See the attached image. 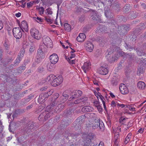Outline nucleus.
<instances>
[{"instance_id":"nucleus-64","label":"nucleus","mask_w":146,"mask_h":146,"mask_svg":"<svg viewBox=\"0 0 146 146\" xmlns=\"http://www.w3.org/2000/svg\"><path fill=\"white\" fill-rule=\"evenodd\" d=\"M111 106L112 107H114L115 106L116 104L114 101H113L111 103Z\"/></svg>"},{"instance_id":"nucleus-51","label":"nucleus","mask_w":146,"mask_h":146,"mask_svg":"<svg viewBox=\"0 0 146 146\" xmlns=\"http://www.w3.org/2000/svg\"><path fill=\"white\" fill-rule=\"evenodd\" d=\"M52 92H51L50 91V92L47 93H44V94L46 95V96L47 98L49 96H50V95L52 94Z\"/></svg>"},{"instance_id":"nucleus-44","label":"nucleus","mask_w":146,"mask_h":146,"mask_svg":"<svg viewBox=\"0 0 146 146\" xmlns=\"http://www.w3.org/2000/svg\"><path fill=\"white\" fill-rule=\"evenodd\" d=\"M105 14L107 18H109V17L111 13L110 12L108 11H105Z\"/></svg>"},{"instance_id":"nucleus-46","label":"nucleus","mask_w":146,"mask_h":146,"mask_svg":"<svg viewBox=\"0 0 146 146\" xmlns=\"http://www.w3.org/2000/svg\"><path fill=\"white\" fill-rule=\"evenodd\" d=\"M3 45L6 49L8 50V49L9 45L8 44V42L7 41H5Z\"/></svg>"},{"instance_id":"nucleus-13","label":"nucleus","mask_w":146,"mask_h":146,"mask_svg":"<svg viewBox=\"0 0 146 146\" xmlns=\"http://www.w3.org/2000/svg\"><path fill=\"white\" fill-rule=\"evenodd\" d=\"M108 72L107 68L103 66L100 67L98 70L99 73L102 75H106L108 74Z\"/></svg>"},{"instance_id":"nucleus-3","label":"nucleus","mask_w":146,"mask_h":146,"mask_svg":"<svg viewBox=\"0 0 146 146\" xmlns=\"http://www.w3.org/2000/svg\"><path fill=\"white\" fill-rule=\"evenodd\" d=\"M30 33L32 36L36 39L39 40L41 38V35L39 33L38 31L35 28L31 29Z\"/></svg>"},{"instance_id":"nucleus-50","label":"nucleus","mask_w":146,"mask_h":146,"mask_svg":"<svg viewBox=\"0 0 146 146\" xmlns=\"http://www.w3.org/2000/svg\"><path fill=\"white\" fill-rule=\"evenodd\" d=\"M94 106L96 107L100 105V103L99 101L96 100L94 102Z\"/></svg>"},{"instance_id":"nucleus-9","label":"nucleus","mask_w":146,"mask_h":146,"mask_svg":"<svg viewBox=\"0 0 146 146\" xmlns=\"http://www.w3.org/2000/svg\"><path fill=\"white\" fill-rule=\"evenodd\" d=\"M50 62L52 64H56L58 61V58L57 55L55 53L52 54L50 56Z\"/></svg>"},{"instance_id":"nucleus-5","label":"nucleus","mask_w":146,"mask_h":146,"mask_svg":"<svg viewBox=\"0 0 146 146\" xmlns=\"http://www.w3.org/2000/svg\"><path fill=\"white\" fill-rule=\"evenodd\" d=\"M34 123L33 122L29 123L26 125L24 128V130L25 133L28 134L31 131V129H33L35 127Z\"/></svg>"},{"instance_id":"nucleus-60","label":"nucleus","mask_w":146,"mask_h":146,"mask_svg":"<svg viewBox=\"0 0 146 146\" xmlns=\"http://www.w3.org/2000/svg\"><path fill=\"white\" fill-rule=\"evenodd\" d=\"M75 57V55L74 54L71 53V55L69 57L70 59H72V58H74Z\"/></svg>"},{"instance_id":"nucleus-2","label":"nucleus","mask_w":146,"mask_h":146,"mask_svg":"<svg viewBox=\"0 0 146 146\" xmlns=\"http://www.w3.org/2000/svg\"><path fill=\"white\" fill-rule=\"evenodd\" d=\"M23 30L21 28L15 27L13 30V32L14 36L17 39H20L22 36Z\"/></svg>"},{"instance_id":"nucleus-56","label":"nucleus","mask_w":146,"mask_h":146,"mask_svg":"<svg viewBox=\"0 0 146 146\" xmlns=\"http://www.w3.org/2000/svg\"><path fill=\"white\" fill-rule=\"evenodd\" d=\"M46 11H47V13L48 15H51L52 13V12L49 9H47Z\"/></svg>"},{"instance_id":"nucleus-37","label":"nucleus","mask_w":146,"mask_h":146,"mask_svg":"<svg viewBox=\"0 0 146 146\" xmlns=\"http://www.w3.org/2000/svg\"><path fill=\"white\" fill-rule=\"evenodd\" d=\"M137 54L138 55L140 56H144L145 55V57H143L142 58L143 59H145L146 58L145 57H146V54H145L143 52H141V51H138L137 52Z\"/></svg>"},{"instance_id":"nucleus-25","label":"nucleus","mask_w":146,"mask_h":146,"mask_svg":"<svg viewBox=\"0 0 146 146\" xmlns=\"http://www.w3.org/2000/svg\"><path fill=\"white\" fill-rule=\"evenodd\" d=\"M94 144L90 140L88 141L85 142L83 146H94Z\"/></svg>"},{"instance_id":"nucleus-40","label":"nucleus","mask_w":146,"mask_h":146,"mask_svg":"<svg viewBox=\"0 0 146 146\" xmlns=\"http://www.w3.org/2000/svg\"><path fill=\"white\" fill-rule=\"evenodd\" d=\"M52 64L51 63L50 64H48L47 66L48 70L50 71H52L54 68V67L52 66V65L53 66Z\"/></svg>"},{"instance_id":"nucleus-17","label":"nucleus","mask_w":146,"mask_h":146,"mask_svg":"<svg viewBox=\"0 0 146 146\" xmlns=\"http://www.w3.org/2000/svg\"><path fill=\"white\" fill-rule=\"evenodd\" d=\"M20 28L23 29L25 31H28V26L26 21H22L21 22V25H20Z\"/></svg>"},{"instance_id":"nucleus-8","label":"nucleus","mask_w":146,"mask_h":146,"mask_svg":"<svg viewBox=\"0 0 146 146\" xmlns=\"http://www.w3.org/2000/svg\"><path fill=\"white\" fill-rule=\"evenodd\" d=\"M119 89L121 92L123 94H126L129 92L127 88L123 84H120Z\"/></svg>"},{"instance_id":"nucleus-52","label":"nucleus","mask_w":146,"mask_h":146,"mask_svg":"<svg viewBox=\"0 0 146 146\" xmlns=\"http://www.w3.org/2000/svg\"><path fill=\"white\" fill-rule=\"evenodd\" d=\"M81 100V102H84L87 100L88 98L87 97H84L82 98H80Z\"/></svg>"},{"instance_id":"nucleus-47","label":"nucleus","mask_w":146,"mask_h":146,"mask_svg":"<svg viewBox=\"0 0 146 146\" xmlns=\"http://www.w3.org/2000/svg\"><path fill=\"white\" fill-rule=\"evenodd\" d=\"M59 95L58 93L54 94V100H56L59 97Z\"/></svg>"},{"instance_id":"nucleus-57","label":"nucleus","mask_w":146,"mask_h":146,"mask_svg":"<svg viewBox=\"0 0 146 146\" xmlns=\"http://www.w3.org/2000/svg\"><path fill=\"white\" fill-rule=\"evenodd\" d=\"M68 62L71 64H74L75 63V60H74L70 59V61H69Z\"/></svg>"},{"instance_id":"nucleus-43","label":"nucleus","mask_w":146,"mask_h":146,"mask_svg":"<svg viewBox=\"0 0 146 146\" xmlns=\"http://www.w3.org/2000/svg\"><path fill=\"white\" fill-rule=\"evenodd\" d=\"M33 18L35 19H36L37 20V21L38 23H40L42 22L43 20L41 18H39L38 17H34Z\"/></svg>"},{"instance_id":"nucleus-26","label":"nucleus","mask_w":146,"mask_h":146,"mask_svg":"<svg viewBox=\"0 0 146 146\" xmlns=\"http://www.w3.org/2000/svg\"><path fill=\"white\" fill-rule=\"evenodd\" d=\"M111 84L114 86H116L118 82V80L115 78H112L111 81Z\"/></svg>"},{"instance_id":"nucleus-29","label":"nucleus","mask_w":146,"mask_h":146,"mask_svg":"<svg viewBox=\"0 0 146 146\" xmlns=\"http://www.w3.org/2000/svg\"><path fill=\"white\" fill-rule=\"evenodd\" d=\"M22 58L18 56L16 59L15 62V63L13 64V66H16L20 62V61L22 60Z\"/></svg>"},{"instance_id":"nucleus-49","label":"nucleus","mask_w":146,"mask_h":146,"mask_svg":"<svg viewBox=\"0 0 146 146\" xmlns=\"http://www.w3.org/2000/svg\"><path fill=\"white\" fill-rule=\"evenodd\" d=\"M117 105L118 107H120L122 108L124 107L125 106L126 107V106H127V105H125L123 104H120L118 103L117 104Z\"/></svg>"},{"instance_id":"nucleus-24","label":"nucleus","mask_w":146,"mask_h":146,"mask_svg":"<svg viewBox=\"0 0 146 146\" xmlns=\"http://www.w3.org/2000/svg\"><path fill=\"white\" fill-rule=\"evenodd\" d=\"M131 133H129L126 137L124 142V143L125 144V145L129 142L130 141V139L131 138Z\"/></svg>"},{"instance_id":"nucleus-15","label":"nucleus","mask_w":146,"mask_h":146,"mask_svg":"<svg viewBox=\"0 0 146 146\" xmlns=\"http://www.w3.org/2000/svg\"><path fill=\"white\" fill-rule=\"evenodd\" d=\"M55 76L53 74H50L48 76L46 79V81L50 83L52 85L54 80Z\"/></svg>"},{"instance_id":"nucleus-33","label":"nucleus","mask_w":146,"mask_h":146,"mask_svg":"<svg viewBox=\"0 0 146 146\" xmlns=\"http://www.w3.org/2000/svg\"><path fill=\"white\" fill-rule=\"evenodd\" d=\"M25 50L24 48H22L21 49V51L19 52V53L18 55V56L22 58L24 56V54L25 53Z\"/></svg>"},{"instance_id":"nucleus-34","label":"nucleus","mask_w":146,"mask_h":146,"mask_svg":"<svg viewBox=\"0 0 146 146\" xmlns=\"http://www.w3.org/2000/svg\"><path fill=\"white\" fill-rule=\"evenodd\" d=\"M119 133L118 132H115V135L113 139V141H114L115 142H117V141L119 138Z\"/></svg>"},{"instance_id":"nucleus-45","label":"nucleus","mask_w":146,"mask_h":146,"mask_svg":"<svg viewBox=\"0 0 146 146\" xmlns=\"http://www.w3.org/2000/svg\"><path fill=\"white\" fill-rule=\"evenodd\" d=\"M132 105H131V106L127 105L126 106V108H128L130 111H133L135 110V108L132 107L131 106Z\"/></svg>"},{"instance_id":"nucleus-32","label":"nucleus","mask_w":146,"mask_h":146,"mask_svg":"<svg viewBox=\"0 0 146 146\" xmlns=\"http://www.w3.org/2000/svg\"><path fill=\"white\" fill-rule=\"evenodd\" d=\"M54 80L53 82V83L52 84V86H56L60 84V83H58V78L56 77V76H55V77Z\"/></svg>"},{"instance_id":"nucleus-61","label":"nucleus","mask_w":146,"mask_h":146,"mask_svg":"<svg viewBox=\"0 0 146 146\" xmlns=\"http://www.w3.org/2000/svg\"><path fill=\"white\" fill-rule=\"evenodd\" d=\"M3 24L2 23V21H0V30H1L3 28Z\"/></svg>"},{"instance_id":"nucleus-22","label":"nucleus","mask_w":146,"mask_h":146,"mask_svg":"<svg viewBox=\"0 0 146 146\" xmlns=\"http://www.w3.org/2000/svg\"><path fill=\"white\" fill-rule=\"evenodd\" d=\"M82 111L84 112H90L92 111V108L90 106H85L82 108Z\"/></svg>"},{"instance_id":"nucleus-31","label":"nucleus","mask_w":146,"mask_h":146,"mask_svg":"<svg viewBox=\"0 0 146 146\" xmlns=\"http://www.w3.org/2000/svg\"><path fill=\"white\" fill-rule=\"evenodd\" d=\"M100 124L99 120H97L94 122L92 127L94 129L98 128V126L100 125Z\"/></svg>"},{"instance_id":"nucleus-7","label":"nucleus","mask_w":146,"mask_h":146,"mask_svg":"<svg viewBox=\"0 0 146 146\" xmlns=\"http://www.w3.org/2000/svg\"><path fill=\"white\" fill-rule=\"evenodd\" d=\"M43 44L48 46L52 44L51 40L47 36H44L42 38Z\"/></svg>"},{"instance_id":"nucleus-53","label":"nucleus","mask_w":146,"mask_h":146,"mask_svg":"<svg viewBox=\"0 0 146 146\" xmlns=\"http://www.w3.org/2000/svg\"><path fill=\"white\" fill-rule=\"evenodd\" d=\"M44 70V68L42 67H39L38 68V71L40 72H42Z\"/></svg>"},{"instance_id":"nucleus-62","label":"nucleus","mask_w":146,"mask_h":146,"mask_svg":"<svg viewBox=\"0 0 146 146\" xmlns=\"http://www.w3.org/2000/svg\"><path fill=\"white\" fill-rule=\"evenodd\" d=\"M19 69L21 70H21H24L26 68V67L25 66H23L21 67H19Z\"/></svg>"},{"instance_id":"nucleus-39","label":"nucleus","mask_w":146,"mask_h":146,"mask_svg":"<svg viewBox=\"0 0 146 146\" xmlns=\"http://www.w3.org/2000/svg\"><path fill=\"white\" fill-rule=\"evenodd\" d=\"M58 79V83L61 84L63 82V78L61 75L57 77Z\"/></svg>"},{"instance_id":"nucleus-38","label":"nucleus","mask_w":146,"mask_h":146,"mask_svg":"<svg viewBox=\"0 0 146 146\" xmlns=\"http://www.w3.org/2000/svg\"><path fill=\"white\" fill-rule=\"evenodd\" d=\"M100 122V125L98 126V127H99L100 129L101 130H104V125L103 123L101 121L99 120Z\"/></svg>"},{"instance_id":"nucleus-58","label":"nucleus","mask_w":146,"mask_h":146,"mask_svg":"<svg viewBox=\"0 0 146 146\" xmlns=\"http://www.w3.org/2000/svg\"><path fill=\"white\" fill-rule=\"evenodd\" d=\"M96 107L97 108L98 110L99 111H102V109L101 106H100V105L98 106H97Z\"/></svg>"},{"instance_id":"nucleus-41","label":"nucleus","mask_w":146,"mask_h":146,"mask_svg":"<svg viewBox=\"0 0 146 146\" xmlns=\"http://www.w3.org/2000/svg\"><path fill=\"white\" fill-rule=\"evenodd\" d=\"M143 72V69L141 68H138V70L137 71V74L140 75L141 74H142Z\"/></svg>"},{"instance_id":"nucleus-55","label":"nucleus","mask_w":146,"mask_h":146,"mask_svg":"<svg viewBox=\"0 0 146 146\" xmlns=\"http://www.w3.org/2000/svg\"><path fill=\"white\" fill-rule=\"evenodd\" d=\"M81 100H80V99H78L75 101H74V103L75 104H79L80 103H81Z\"/></svg>"},{"instance_id":"nucleus-35","label":"nucleus","mask_w":146,"mask_h":146,"mask_svg":"<svg viewBox=\"0 0 146 146\" xmlns=\"http://www.w3.org/2000/svg\"><path fill=\"white\" fill-rule=\"evenodd\" d=\"M130 8V5L129 4H127L123 8V10L125 12H126L128 11Z\"/></svg>"},{"instance_id":"nucleus-21","label":"nucleus","mask_w":146,"mask_h":146,"mask_svg":"<svg viewBox=\"0 0 146 146\" xmlns=\"http://www.w3.org/2000/svg\"><path fill=\"white\" fill-rule=\"evenodd\" d=\"M62 96L60 97V102L63 103L66 101L68 98V96L67 94L63 93Z\"/></svg>"},{"instance_id":"nucleus-18","label":"nucleus","mask_w":146,"mask_h":146,"mask_svg":"<svg viewBox=\"0 0 146 146\" xmlns=\"http://www.w3.org/2000/svg\"><path fill=\"white\" fill-rule=\"evenodd\" d=\"M112 5L113 8L117 11H119L120 10V5L118 1H114Z\"/></svg>"},{"instance_id":"nucleus-10","label":"nucleus","mask_w":146,"mask_h":146,"mask_svg":"<svg viewBox=\"0 0 146 146\" xmlns=\"http://www.w3.org/2000/svg\"><path fill=\"white\" fill-rule=\"evenodd\" d=\"M72 99L77 98L80 97L82 94V92L79 90L74 91L72 93Z\"/></svg>"},{"instance_id":"nucleus-4","label":"nucleus","mask_w":146,"mask_h":146,"mask_svg":"<svg viewBox=\"0 0 146 146\" xmlns=\"http://www.w3.org/2000/svg\"><path fill=\"white\" fill-rule=\"evenodd\" d=\"M84 116H80L78 117L75 121L74 123L76 124L75 125L76 128L77 127L80 129L81 127V125L84 122Z\"/></svg>"},{"instance_id":"nucleus-23","label":"nucleus","mask_w":146,"mask_h":146,"mask_svg":"<svg viewBox=\"0 0 146 146\" xmlns=\"http://www.w3.org/2000/svg\"><path fill=\"white\" fill-rule=\"evenodd\" d=\"M106 57L108 61L109 62H111L115 61V58L112 55H111L109 53L107 55Z\"/></svg>"},{"instance_id":"nucleus-16","label":"nucleus","mask_w":146,"mask_h":146,"mask_svg":"<svg viewBox=\"0 0 146 146\" xmlns=\"http://www.w3.org/2000/svg\"><path fill=\"white\" fill-rule=\"evenodd\" d=\"M86 38V36L84 34L81 33L77 37L76 39L78 42H82L84 41Z\"/></svg>"},{"instance_id":"nucleus-6","label":"nucleus","mask_w":146,"mask_h":146,"mask_svg":"<svg viewBox=\"0 0 146 146\" xmlns=\"http://www.w3.org/2000/svg\"><path fill=\"white\" fill-rule=\"evenodd\" d=\"M58 101L57 100H54L46 108L45 110L47 111L52 110L58 104Z\"/></svg>"},{"instance_id":"nucleus-1","label":"nucleus","mask_w":146,"mask_h":146,"mask_svg":"<svg viewBox=\"0 0 146 146\" xmlns=\"http://www.w3.org/2000/svg\"><path fill=\"white\" fill-rule=\"evenodd\" d=\"M48 46L42 44L40 45L37 50L35 61L38 63L40 62L42 59L45 57L44 53L46 51Z\"/></svg>"},{"instance_id":"nucleus-20","label":"nucleus","mask_w":146,"mask_h":146,"mask_svg":"<svg viewBox=\"0 0 146 146\" xmlns=\"http://www.w3.org/2000/svg\"><path fill=\"white\" fill-rule=\"evenodd\" d=\"M137 86L139 89L143 90L145 87V84L144 82L140 81L138 82Z\"/></svg>"},{"instance_id":"nucleus-28","label":"nucleus","mask_w":146,"mask_h":146,"mask_svg":"<svg viewBox=\"0 0 146 146\" xmlns=\"http://www.w3.org/2000/svg\"><path fill=\"white\" fill-rule=\"evenodd\" d=\"M64 28L65 30L67 31H69L71 30L70 25L69 24L65 23L64 25Z\"/></svg>"},{"instance_id":"nucleus-12","label":"nucleus","mask_w":146,"mask_h":146,"mask_svg":"<svg viewBox=\"0 0 146 146\" xmlns=\"http://www.w3.org/2000/svg\"><path fill=\"white\" fill-rule=\"evenodd\" d=\"M82 69L84 72L86 73L90 68V64L89 63L85 62L83 66L82 67Z\"/></svg>"},{"instance_id":"nucleus-54","label":"nucleus","mask_w":146,"mask_h":146,"mask_svg":"<svg viewBox=\"0 0 146 146\" xmlns=\"http://www.w3.org/2000/svg\"><path fill=\"white\" fill-rule=\"evenodd\" d=\"M45 19L47 22L50 23V24L52 23L53 21L52 19H49L47 18L46 17H45Z\"/></svg>"},{"instance_id":"nucleus-19","label":"nucleus","mask_w":146,"mask_h":146,"mask_svg":"<svg viewBox=\"0 0 146 146\" xmlns=\"http://www.w3.org/2000/svg\"><path fill=\"white\" fill-rule=\"evenodd\" d=\"M64 106L62 104H59L54 110V112L56 113L60 112L64 107Z\"/></svg>"},{"instance_id":"nucleus-59","label":"nucleus","mask_w":146,"mask_h":146,"mask_svg":"<svg viewBox=\"0 0 146 146\" xmlns=\"http://www.w3.org/2000/svg\"><path fill=\"white\" fill-rule=\"evenodd\" d=\"M100 98L102 100L103 104V102H105L103 100V99H104V97L101 95H100Z\"/></svg>"},{"instance_id":"nucleus-36","label":"nucleus","mask_w":146,"mask_h":146,"mask_svg":"<svg viewBox=\"0 0 146 146\" xmlns=\"http://www.w3.org/2000/svg\"><path fill=\"white\" fill-rule=\"evenodd\" d=\"M36 9H38L39 12L40 14V15H42L43 14L44 10L43 7H40L36 8Z\"/></svg>"},{"instance_id":"nucleus-48","label":"nucleus","mask_w":146,"mask_h":146,"mask_svg":"<svg viewBox=\"0 0 146 146\" xmlns=\"http://www.w3.org/2000/svg\"><path fill=\"white\" fill-rule=\"evenodd\" d=\"M85 19V17L84 15H82L79 18V21L82 22Z\"/></svg>"},{"instance_id":"nucleus-27","label":"nucleus","mask_w":146,"mask_h":146,"mask_svg":"<svg viewBox=\"0 0 146 146\" xmlns=\"http://www.w3.org/2000/svg\"><path fill=\"white\" fill-rule=\"evenodd\" d=\"M50 112L48 113L45 115L44 118L45 120H46L48 118H50L51 116H52L53 114V112L52 110L50 111Z\"/></svg>"},{"instance_id":"nucleus-42","label":"nucleus","mask_w":146,"mask_h":146,"mask_svg":"<svg viewBox=\"0 0 146 146\" xmlns=\"http://www.w3.org/2000/svg\"><path fill=\"white\" fill-rule=\"evenodd\" d=\"M35 2V1H33L32 2H30L29 3H27V7L28 8H30L34 4V3Z\"/></svg>"},{"instance_id":"nucleus-14","label":"nucleus","mask_w":146,"mask_h":146,"mask_svg":"<svg viewBox=\"0 0 146 146\" xmlns=\"http://www.w3.org/2000/svg\"><path fill=\"white\" fill-rule=\"evenodd\" d=\"M46 98H47L46 96L44 93L41 94L39 95V98H38V102L39 104H42L45 101L44 100Z\"/></svg>"},{"instance_id":"nucleus-11","label":"nucleus","mask_w":146,"mask_h":146,"mask_svg":"<svg viewBox=\"0 0 146 146\" xmlns=\"http://www.w3.org/2000/svg\"><path fill=\"white\" fill-rule=\"evenodd\" d=\"M86 50L89 52H92L94 46L92 43L90 42H88L85 45Z\"/></svg>"},{"instance_id":"nucleus-63","label":"nucleus","mask_w":146,"mask_h":146,"mask_svg":"<svg viewBox=\"0 0 146 146\" xmlns=\"http://www.w3.org/2000/svg\"><path fill=\"white\" fill-rule=\"evenodd\" d=\"M141 26L143 27V28H146V22L144 23H141Z\"/></svg>"},{"instance_id":"nucleus-30","label":"nucleus","mask_w":146,"mask_h":146,"mask_svg":"<svg viewBox=\"0 0 146 146\" xmlns=\"http://www.w3.org/2000/svg\"><path fill=\"white\" fill-rule=\"evenodd\" d=\"M129 15L130 18L131 19H134L136 18L137 16V14L135 11H132L130 13Z\"/></svg>"}]
</instances>
